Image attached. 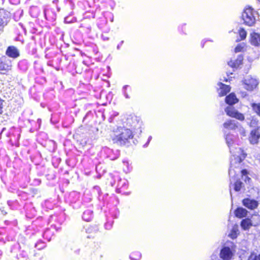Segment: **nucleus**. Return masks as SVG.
Segmentation results:
<instances>
[{
	"mask_svg": "<svg viewBox=\"0 0 260 260\" xmlns=\"http://www.w3.org/2000/svg\"><path fill=\"white\" fill-rule=\"evenodd\" d=\"M225 140L230 152L232 154L231 158V166L229 171V175L232 177V176H234L237 172L234 168L239 166L241 162L245 158L246 155L243 150L236 146L237 138L235 136L228 134L225 135Z\"/></svg>",
	"mask_w": 260,
	"mask_h": 260,
	"instance_id": "1",
	"label": "nucleus"
},
{
	"mask_svg": "<svg viewBox=\"0 0 260 260\" xmlns=\"http://www.w3.org/2000/svg\"><path fill=\"white\" fill-rule=\"evenodd\" d=\"M257 16V12L250 6H246L242 14V18L244 23L249 26L254 24Z\"/></svg>",
	"mask_w": 260,
	"mask_h": 260,
	"instance_id": "2",
	"label": "nucleus"
},
{
	"mask_svg": "<svg viewBox=\"0 0 260 260\" xmlns=\"http://www.w3.org/2000/svg\"><path fill=\"white\" fill-rule=\"evenodd\" d=\"M223 126L224 133H225V130H237L242 136H245V131L244 128L238 122L234 120L230 119L225 121L223 124Z\"/></svg>",
	"mask_w": 260,
	"mask_h": 260,
	"instance_id": "3",
	"label": "nucleus"
},
{
	"mask_svg": "<svg viewBox=\"0 0 260 260\" xmlns=\"http://www.w3.org/2000/svg\"><path fill=\"white\" fill-rule=\"evenodd\" d=\"M133 138V133L131 130L127 128H123L119 135L115 136L113 138L114 143L120 145L125 143L126 140Z\"/></svg>",
	"mask_w": 260,
	"mask_h": 260,
	"instance_id": "4",
	"label": "nucleus"
},
{
	"mask_svg": "<svg viewBox=\"0 0 260 260\" xmlns=\"http://www.w3.org/2000/svg\"><path fill=\"white\" fill-rule=\"evenodd\" d=\"M243 82L244 88L249 91H252L257 87L259 83L257 79L251 76H247Z\"/></svg>",
	"mask_w": 260,
	"mask_h": 260,
	"instance_id": "5",
	"label": "nucleus"
},
{
	"mask_svg": "<svg viewBox=\"0 0 260 260\" xmlns=\"http://www.w3.org/2000/svg\"><path fill=\"white\" fill-rule=\"evenodd\" d=\"M225 112L228 116L231 117L235 118L240 121L244 120V115L239 112L233 107L228 106L225 109Z\"/></svg>",
	"mask_w": 260,
	"mask_h": 260,
	"instance_id": "6",
	"label": "nucleus"
},
{
	"mask_svg": "<svg viewBox=\"0 0 260 260\" xmlns=\"http://www.w3.org/2000/svg\"><path fill=\"white\" fill-rule=\"evenodd\" d=\"M260 138V130L258 128L252 130L250 134L249 140L251 144H255L258 142Z\"/></svg>",
	"mask_w": 260,
	"mask_h": 260,
	"instance_id": "7",
	"label": "nucleus"
},
{
	"mask_svg": "<svg viewBox=\"0 0 260 260\" xmlns=\"http://www.w3.org/2000/svg\"><path fill=\"white\" fill-rule=\"evenodd\" d=\"M10 14L4 9H0V26L6 25L9 20Z\"/></svg>",
	"mask_w": 260,
	"mask_h": 260,
	"instance_id": "8",
	"label": "nucleus"
},
{
	"mask_svg": "<svg viewBox=\"0 0 260 260\" xmlns=\"http://www.w3.org/2000/svg\"><path fill=\"white\" fill-rule=\"evenodd\" d=\"M232 256V252L228 247L223 248L220 251V257L223 260H230Z\"/></svg>",
	"mask_w": 260,
	"mask_h": 260,
	"instance_id": "9",
	"label": "nucleus"
},
{
	"mask_svg": "<svg viewBox=\"0 0 260 260\" xmlns=\"http://www.w3.org/2000/svg\"><path fill=\"white\" fill-rule=\"evenodd\" d=\"M243 204L244 206L251 210L255 209L258 206V203L256 201L249 199H244L243 200Z\"/></svg>",
	"mask_w": 260,
	"mask_h": 260,
	"instance_id": "10",
	"label": "nucleus"
},
{
	"mask_svg": "<svg viewBox=\"0 0 260 260\" xmlns=\"http://www.w3.org/2000/svg\"><path fill=\"white\" fill-rule=\"evenodd\" d=\"M243 56L241 54L237 56L236 59H232L228 62V64L234 68H237L242 63Z\"/></svg>",
	"mask_w": 260,
	"mask_h": 260,
	"instance_id": "11",
	"label": "nucleus"
},
{
	"mask_svg": "<svg viewBox=\"0 0 260 260\" xmlns=\"http://www.w3.org/2000/svg\"><path fill=\"white\" fill-rule=\"evenodd\" d=\"M218 85L219 87L218 89V92L220 96H224L230 91L231 87L230 86L223 84L221 82H219Z\"/></svg>",
	"mask_w": 260,
	"mask_h": 260,
	"instance_id": "12",
	"label": "nucleus"
},
{
	"mask_svg": "<svg viewBox=\"0 0 260 260\" xmlns=\"http://www.w3.org/2000/svg\"><path fill=\"white\" fill-rule=\"evenodd\" d=\"M128 123L133 127L134 128H139L141 126V121L140 119L136 116H132L131 119H127Z\"/></svg>",
	"mask_w": 260,
	"mask_h": 260,
	"instance_id": "13",
	"label": "nucleus"
},
{
	"mask_svg": "<svg viewBox=\"0 0 260 260\" xmlns=\"http://www.w3.org/2000/svg\"><path fill=\"white\" fill-rule=\"evenodd\" d=\"M251 43L254 46L260 45V35L257 33H253L251 35Z\"/></svg>",
	"mask_w": 260,
	"mask_h": 260,
	"instance_id": "14",
	"label": "nucleus"
},
{
	"mask_svg": "<svg viewBox=\"0 0 260 260\" xmlns=\"http://www.w3.org/2000/svg\"><path fill=\"white\" fill-rule=\"evenodd\" d=\"M238 100L234 93H231L225 98V102L229 105H233L238 102Z\"/></svg>",
	"mask_w": 260,
	"mask_h": 260,
	"instance_id": "15",
	"label": "nucleus"
},
{
	"mask_svg": "<svg viewBox=\"0 0 260 260\" xmlns=\"http://www.w3.org/2000/svg\"><path fill=\"white\" fill-rule=\"evenodd\" d=\"M236 217L241 218L246 217L247 214V211L243 208H238L235 211Z\"/></svg>",
	"mask_w": 260,
	"mask_h": 260,
	"instance_id": "16",
	"label": "nucleus"
},
{
	"mask_svg": "<svg viewBox=\"0 0 260 260\" xmlns=\"http://www.w3.org/2000/svg\"><path fill=\"white\" fill-rule=\"evenodd\" d=\"M6 54L11 57H16V48L14 46H9L6 51Z\"/></svg>",
	"mask_w": 260,
	"mask_h": 260,
	"instance_id": "17",
	"label": "nucleus"
},
{
	"mask_svg": "<svg viewBox=\"0 0 260 260\" xmlns=\"http://www.w3.org/2000/svg\"><path fill=\"white\" fill-rule=\"evenodd\" d=\"M241 227L245 230L248 229L251 226V222L249 219H243L241 223Z\"/></svg>",
	"mask_w": 260,
	"mask_h": 260,
	"instance_id": "18",
	"label": "nucleus"
},
{
	"mask_svg": "<svg viewBox=\"0 0 260 260\" xmlns=\"http://www.w3.org/2000/svg\"><path fill=\"white\" fill-rule=\"evenodd\" d=\"M92 212L87 210L83 213L82 218L87 221H89L91 219Z\"/></svg>",
	"mask_w": 260,
	"mask_h": 260,
	"instance_id": "19",
	"label": "nucleus"
},
{
	"mask_svg": "<svg viewBox=\"0 0 260 260\" xmlns=\"http://www.w3.org/2000/svg\"><path fill=\"white\" fill-rule=\"evenodd\" d=\"M251 106L253 110L260 116V103L255 104L252 103L251 104Z\"/></svg>",
	"mask_w": 260,
	"mask_h": 260,
	"instance_id": "20",
	"label": "nucleus"
},
{
	"mask_svg": "<svg viewBox=\"0 0 260 260\" xmlns=\"http://www.w3.org/2000/svg\"><path fill=\"white\" fill-rule=\"evenodd\" d=\"M238 232V229L237 226H234L229 234V236L232 239H235L237 237Z\"/></svg>",
	"mask_w": 260,
	"mask_h": 260,
	"instance_id": "21",
	"label": "nucleus"
},
{
	"mask_svg": "<svg viewBox=\"0 0 260 260\" xmlns=\"http://www.w3.org/2000/svg\"><path fill=\"white\" fill-rule=\"evenodd\" d=\"M246 45L244 43L239 44L235 49V52L236 53L243 52L245 50Z\"/></svg>",
	"mask_w": 260,
	"mask_h": 260,
	"instance_id": "22",
	"label": "nucleus"
},
{
	"mask_svg": "<svg viewBox=\"0 0 260 260\" xmlns=\"http://www.w3.org/2000/svg\"><path fill=\"white\" fill-rule=\"evenodd\" d=\"M241 174L242 175L243 179L246 182H249L251 180V179L247 176L248 172L246 170H243L241 171Z\"/></svg>",
	"mask_w": 260,
	"mask_h": 260,
	"instance_id": "23",
	"label": "nucleus"
},
{
	"mask_svg": "<svg viewBox=\"0 0 260 260\" xmlns=\"http://www.w3.org/2000/svg\"><path fill=\"white\" fill-rule=\"evenodd\" d=\"M243 183L240 181L237 180L234 184V189L236 191H239L242 187Z\"/></svg>",
	"mask_w": 260,
	"mask_h": 260,
	"instance_id": "24",
	"label": "nucleus"
},
{
	"mask_svg": "<svg viewBox=\"0 0 260 260\" xmlns=\"http://www.w3.org/2000/svg\"><path fill=\"white\" fill-rule=\"evenodd\" d=\"M3 58H0V72L3 71H6L8 69L9 66L3 63Z\"/></svg>",
	"mask_w": 260,
	"mask_h": 260,
	"instance_id": "25",
	"label": "nucleus"
},
{
	"mask_svg": "<svg viewBox=\"0 0 260 260\" xmlns=\"http://www.w3.org/2000/svg\"><path fill=\"white\" fill-rule=\"evenodd\" d=\"M238 32L241 38V40H244L246 38L247 34L246 31L243 28H240L238 30Z\"/></svg>",
	"mask_w": 260,
	"mask_h": 260,
	"instance_id": "26",
	"label": "nucleus"
},
{
	"mask_svg": "<svg viewBox=\"0 0 260 260\" xmlns=\"http://www.w3.org/2000/svg\"><path fill=\"white\" fill-rule=\"evenodd\" d=\"M257 120L255 118H252L250 122L249 125L250 126H255L257 124Z\"/></svg>",
	"mask_w": 260,
	"mask_h": 260,
	"instance_id": "27",
	"label": "nucleus"
},
{
	"mask_svg": "<svg viewBox=\"0 0 260 260\" xmlns=\"http://www.w3.org/2000/svg\"><path fill=\"white\" fill-rule=\"evenodd\" d=\"M247 260H257V256L255 254L252 253L249 256Z\"/></svg>",
	"mask_w": 260,
	"mask_h": 260,
	"instance_id": "28",
	"label": "nucleus"
},
{
	"mask_svg": "<svg viewBox=\"0 0 260 260\" xmlns=\"http://www.w3.org/2000/svg\"><path fill=\"white\" fill-rule=\"evenodd\" d=\"M3 101L0 99V113L3 112Z\"/></svg>",
	"mask_w": 260,
	"mask_h": 260,
	"instance_id": "29",
	"label": "nucleus"
},
{
	"mask_svg": "<svg viewBox=\"0 0 260 260\" xmlns=\"http://www.w3.org/2000/svg\"><path fill=\"white\" fill-rule=\"evenodd\" d=\"M123 94H124V96H125V98L126 99H129V95L127 94V93L126 92V91H124Z\"/></svg>",
	"mask_w": 260,
	"mask_h": 260,
	"instance_id": "30",
	"label": "nucleus"
},
{
	"mask_svg": "<svg viewBox=\"0 0 260 260\" xmlns=\"http://www.w3.org/2000/svg\"><path fill=\"white\" fill-rule=\"evenodd\" d=\"M151 139H152V137H151V136H150V137L148 138V142H147V143H146V144L144 145V146H147L148 145V144H149V142L151 141Z\"/></svg>",
	"mask_w": 260,
	"mask_h": 260,
	"instance_id": "31",
	"label": "nucleus"
},
{
	"mask_svg": "<svg viewBox=\"0 0 260 260\" xmlns=\"http://www.w3.org/2000/svg\"><path fill=\"white\" fill-rule=\"evenodd\" d=\"M128 87V85H124L123 87V88H122V90H123V92H124V91H125L126 88Z\"/></svg>",
	"mask_w": 260,
	"mask_h": 260,
	"instance_id": "32",
	"label": "nucleus"
},
{
	"mask_svg": "<svg viewBox=\"0 0 260 260\" xmlns=\"http://www.w3.org/2000/svg\"><path fill=\"white\" fill-rule=\"evenodd\" d=\"M224 81H228V79H226V78H225V79H224Z\"/></svg>",
	"mask_w": 260,
	"mask_h": 260,
	"instance_id": "33",
	"label": "nucleus"
},
{
	"mask_svg": "<svg viewBox=\"0 0 260 260\" xmlns=\"http://www.w3.org/2000/svg\"><path fill=\"white\" fill-rule=\"evenodd\" d=\"M17 57L19 55V53H18V51H17Z\"/></svg>",
	"mask_w": 260,
	"mask_h": 260,
	"instance_id": "34",
	"label": "nucleus"
},
{
	"mask_svg": "<svg viewBox=\"0 0 260 260\" xmlns=\"http://www.w3.org/2000/svg\"><path fill=\"white\" fill-rule=\"evenodd\" d=\"M64 21L66 22L67 21V19L66 18H65Z\"/></svg>",
	"mask_w": 260,
	"mask_h": 260,
	"instance_id": "35",
	"label": "nucleus"
},
{
	"mask_svg": "<svg viewBox=\"0 0 260 260\" xmlns=\"http://www.w3.org/2000/svg\"><path fill=\"white\" fill-rule=\"evenodd\" d=\"M119 45H118V46H117V48H118V49H119Z\"/></svg>",
	"mask_w": 260,
	"mask_h": 260,
	"instance_id": "36",
	"label": "nucleus"
},
{
	"mask_svg": "<svg viewBox=\"0 0 260 260\" xmlns=\"http://www.w3.org/2000/svg\"><path fill=\"white\" fill-rule=\"evenodd\" d=\"M258 1H260V0H258Z\"/></svg>",
	"mask_w": 260,
	"mask_h": 260,
	"instance_id": "37",
	"label": "nucleus"
}]
</instances>
